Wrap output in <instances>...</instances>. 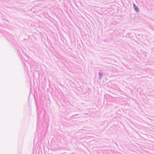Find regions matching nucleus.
Listing matches in <instances>:
<instances>
[{
  "mask_svg": "<svg viewBox=\"0 0 154 154\" xmlns=\"http://www.w3.org/2000/svg\"><path fill=\"white\" fill-rule=\"evenodd\" d=\"M134 8L135 11L137 12H138L139 11V8L136 6L134 4Z\"/></svg>",
  "mask_w": 154,
  "mask_h": 154,
  "instance_id": "nucleus-1",
  "label": "nucleus"
}]
</instances>
